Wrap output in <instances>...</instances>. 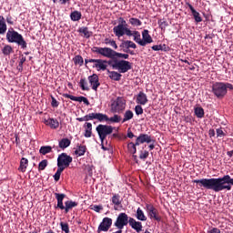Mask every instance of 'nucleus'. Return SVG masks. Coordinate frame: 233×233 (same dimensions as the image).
Here are the masks:
<instances>
[{
	"instance_id": "f257e3e1",
	"label": "nucleus",
	"mask_w": 233,
	"mask_h": 233,
	"mask_svg": "<svg viewBox=\"0 0 233 233\" xmlns=\"http://www.w3.org/2000/svg\"><path fill=\"white\" fill-rule=\"evenodd\" d=\"M198 187L207 188V190H213L214 192H221V190H232L233 178L226 175L218 178H201L193 180ZM232 185V186H230Z\"/></svg>"
},
{
	"instance_id": "f03ea898",
	"label": "nucleus",
	"mask_w": 233,
	"mask_h": 233,
	"mask_svg": "<svg viewBox=\"0 0 233 233\" xmlns=\"http://www.w3.org/2000/svg\"><path fill=\"white\" fill-rule=\"evenodd\" d=\"M92 52L98 56H102L103 57H107V59H117V57L128 59V54L118 53L110 47L94 46Z\"/></svg>"
},
{
	"instance_id": "7ed1b4c3",
	"label": "nucleus",
	"mask_w": 233,
	"mask_h": 233,
	"mask_svg": "<svg viewBox=\"0 0 233 233\" xmlns=\"http://www.w3.org/2000/svg\"><path fill=\"white\" fill-rule=\"evenodd\" d=\"M228 89L233 90L232 84L217 82L212 86L213 94L216 96V97H218L219 99L227 96V90Z\"/></svg>"
},
{
	"instance_id": "20e7f679",
	"label": "nucleus",
	"mask_w": 233,
	"mask_h": 233,
	"mask_svg": "<svg viewBox=\"0 0 233 233\" xmlns=\"http://www.w3.org/2000/svg\"><path fill=\"white\" fill-rule=\"evenodd\" d=\"M6 39L9 43H16V45H19V46H21L22 48H26V41H25L23 35H21L16 31H14V29L7 32Z\"/></svg>"
},
{
	"instance_id": "39448f33",
	"label": "nucleus",
	"mask_w": 233,
	"mask_h": 233,
	"mask_svg": "<svg viewBox=\"0 0 233 233\" xmlns=\"http://www.w3.org/2000/svg\"><path fill=\"white\" fill-rule=\"evenodd\" d=\"M96 132L100 137L101 143L106 139V136H110L114 132V127L112 126L98 125L96 127Z\"/></svg>"
},
{
	"instance_id": "423d86ee",
	"label": "nucleus",
	"mask_w": 233,
	"mask_h": 233,
	"mask_svg": "<svg viewBox=\"0 0 233 233\" xmlns=\"http://www.w3.org/2000/svg\"><path fill=\"white\" fill-rule=\"evenodd\" d=\"M127 108V100L123 97H117L112 104H111V111L114 113L121 114L123 110Z\"/></svg>"
},
{
	"instance_id": "0eeeda50",
	"label": "nucleus",
	"mask_w": 233,
	"mask_h": 233,
	"mask_svg": "<svg viewBox=\"0 0 233 233\" xmlns=\"http://www.w3.org/2000/svg\"><path fill=\"white\" fill-rule=\"evenodd\" d=\"M112 68H116V70H118L121 74H126L128 70H132V63L127 60L115 61L112 65Z\"/></svg>"
},
{
	"instance_id": "6e6552de",
	"label": "nucleus",
	"mask_w": 233,
	"mask_h": 233,
	"mask_svg": "<svg viewBox=\"0 0 233 233\" xmlns=\"http://www.w3.org/2000/svg\"><path fill=\"white\" fill-rule=\"evenodd\" d=\"M128 223L130 224V218H128V215L127 213H120L116 218L115 227H116L118 230H123Z\"/></svg>"
},
{
	"instance_id": "1a4fd4ad",
	"label": "nucleus",
	"mask_w": 233,
	"mask_h": 233,
	"mask_svg": "<svg viewBox=\"0 0 233 233\" xmlns=\"http://www.w3.org/2000/svg\"><path fill=\"white\" fill-rule=\"evenodd\" d=\"M72 157L68 156L66 153H62L58 156L57 158V167L60 168H68L70 167V163H72Z\"/></svg>"
},
{
	"instance_id": "9d476101",
	"label": "nucleus",
	"mask_w": 233,
	"mask_h": 233,
	"mask_svg": "<svg viewBox=\"0 0 233 233\" xmlns=\"http://www.w3.org/2000/svg\"><path fill=\"white\" fill-rule=\"evenodd\" d=\"M112 227V218H104L100 225L98 226L97 232H108L110 228Z\"/></svg>"
},
{
	"instance_id": "9b49d317",
	"label": "nucleus",
	"mask_w": 233,
	"mask_h": 233,
	"mask_svg": "<svg viewBox=\"0 0 233 233\" xmlns=\"http://www.w3.org/2000/svg\"><path fill=\"white\" fill-rule=\"evenodd\" d=\"M89 63H94V68H96L99 72V70H106V60L103 59H91L89 60Z\"/></svg>"
},
{
	"instance_id": "f8f14e48",
	"label": "nucleus",
	"mask_w": 233,
	"mask_h": 233,
	"mask_svg": "<svg viewBox=\"0 0 233 233\" xmlns=\"http://www.w3.org/2000/svg\"><path fill=\"white\" fill-rule=\"evenodd\" d=\"M120 48H122L123 52H128L129 48H137V46H136V43L130 41V40H123L120 44Z\"/></svg>"
},
{
	"instance_id": "ddd939ff",
	"label": "nucleus",
	"mask_w": 233,
	"mask_h": 233,
	"mask_svg": "<svg viewBox=\"0 0 233 233\" xmlns=\"http://www.w3.org/2000/svg\"><path fill=\"white\" fill-rule=\"evenodd\" d=\"M147 210L151 219H155L156 221H160L161 218H159V216H157L158 212L156 209V208H154V206L147 205Z\"/></svg>"
},
{
	"instance_id": "4468645a",
	"label": "nucleus",
	"mask_w": 233,
	"mask_h": 233,
	"mask_svg": "<svg viewBox=\"0 0 233 233\" xmlns=\"http://www.w3.org/2000/svg\"><path fill=\"white\" fill-rule=\"evenodd\" d=\"M143 143H152V137L147 134H140L138 137H137L136 145H141Z\"/></svg>"
},
{
	"instance_id": "2eb2a0df",
	"label": "nucleus",
	"mask_w": 233,
	"mask_h": 233,
	"mask_svg": "<svg viewBox=\"0 0 233 233\" xmlns=\"http://www.w3.org/2000/svg\"><path fill=\"white\" fill-rule=\"evenodd\" d=\"M88 79H89V83L92 86V89L97 90V88L99 87V85H101L99 83V76H97V75L94 74V75L90 76L88 77Z\"/></svg>"
},
{
	"instance_id": "dca6fc26",
	"label": "nucleus",
	"mask_w": 233,
	"mask_h": 233,
	"mask_svg": "<svg viewBox=\"0 0 233 233\" xmlns=\"http://www.w3.org/2000/svg\"><path fill=\"white\" fill-rule=\"evenodd\" d=\"M129 225L131 228L136 230V232L139 233L143 230V224L139 221H136V219L129 218Z\"/></svg>"
},
{
	"instance_id": "f3484780",
	"label": "nucleus",
	"mask_w": 233,
	"mask_h": 233,
	"mask_svg": "<svg viewBox=\"0 0 233 233\" xmlns=\"http://www.w3.org/2000/svg\"><path fill=\"white\" fill-rule=\"evenodd\" d=\"M56 198L57 199V205L56 208H60V210H65V205H63V199L66 198V195L60 194V193H55Z\"/></svg>"
},
{
	"instance_id": "a211bd4d",
	"label": "nucleus",
	"mask_w": 233,
	"mask_h": 233,
	"mask_svg": "<svg viewBox=\"0 0 233 233\" xmlns=\"http://www.w3.org/2000/svg\"><path fill=\"white\" fill-rule=\"evenodd\" d=\"M44 123L47 127H50V128H53V129L59 128V121H57V119H54V118L45 119Z\"/></svg>"
},
{
	"instance_id": "6ab92c4d",
	"label": "nucleus",
	"mask_w": 233,
	"mask_h": 233,
	"mask_svg": "<svg viewBox=\"0 0 233 233\" xmlns=\"http://www.w3.org/2000/svg\"><path fill=\"white\" fill-rule=\"evenodd\" d=\"M125 30H127V27L123 25H116L113 28V32L116 37H123Z\"/></svg>"
},
{
	"instance_id": "aec40b11",
	"label": "nucleus",
	"mask_w": 233,
	"mask_h": 233,
	"mask_svg": "<svg viewBox=\"0 0 233 233\" xmlns=\"http://www.w3.org/2000/svg\"><path fill=\"white\" fill-rule=\"evenodd\" d=\"M137 103L138 105H146L148 103V98L147 97V95L143 92H139L137 96Z\"/></svg>"
},
{
	"instance_id": "412c9836",
	"label": "nucleus",
	"mask_w": 233,
	"mask_h": 233,
	"mask_svg": "<svg viewBox=\"0 0 233 233\" xmlns=\"http://www.w3.org/2000/svg\"><path fill=\"white\" fill-rule=\"evenodd\" d=\"M142 37H143V40H142V43H144V46H147V45L152 43V36H150V35L148 34V30L145 29L143 32H142Z\"/></svg>"
},
{
	"instance_id": "4be33fe9",
	"label": "nucleus",
	"mask_w": 233,
	"mask_h": 233,
	"mask_svg": "<svg viewBox=\"0 0 233 233\" xmlns=\"http://www.w3.org/2000/svg\"><path fill=\"white\" fill-rule=\"evenodd\" d=\"M75 207H77V202L72 201V200H67L65 202V212L66 214H68L72 208H75Z\"/></svg>"
},
{
	"instance_id": "5701e85b",
	"label": "nucleus",
	"mask_w": 233,
	"mask_h": 233,
	"mask_svg": "<svg viewBox=\"0 0 233 233\" xmlns=\"http://www.w3.org/2000/svg\"><path fill=\"white\" fill-rule=\"evenodd\" d=\"M28 167V159L22 157L20 160V166L18 167L19 172H26V168Z\"/></svg>"
},
{
	"instance_id": "b1692460",
	"label": "nucleus",
	"mask_w": 233,
	"mask_h": 233,
	"mask_svg": "<svg viewBox=\"0 0 233 233\" xmlns=\"http://www.w3.org/2000/svg\"><path fill=\"white\" fill-rule=\"evenodd\" d=\"M134 41L140 45V46H145V42L141 39V35L137 31L133 32Z\"/></svg>"
},
{
	"instance_id": "393cba45",
	"label": "nucleus",
	"mask_w": 233,
	"mask_h": 233,
	"mask_svg": "<svg viewBox=\"0 0 233 233\" xmlns=\"http://www.w3.org/2000/svg\"><path fill=\"white\" fill-rule=\"evenodd\" d=\"M136 218L138 221H147V216H145V213L140 208L137 210Z\"/></svg>"
},
{
	"instance_id": "a878e982",
	"label": "nucleus",
	"mask_w": 233,
	"mask_h": 233,
	"mask_svg": "<svg viewBox=\"0 0 233 233\" xmlns=\"http://www.w3.org/2000/svg\"><path fill=\"white\" fill-rule=\"evenodd\" d=\"M112 203L115 205L114 208L115 210H117V207L121 205V197L119 195H115L112 198Z\"/></svg>"
},
{
	"instance_id": "bb28decb",
	"label": "nucleus",
	"mask_w": 233,
	"mask_h": 233,
	"mask_svg": "<svg viewBox=\"0 0 233 233\" xmlns=\"http://www.w3.org/2000/svg\"><path fill=\"white\" fill-rule=\"evenodd\" d=\"M6 32V22L3 15H0V34H5Z\"/></svg>"
},
{
	"instance_id": "cd10ccee",
	"label": "nucleus",
	"mask_w": 233,
	"mask_h": 233,
	"mask_svg": "<svg viewBox=\"0 0 233 233\" xmlns=\"http://www.w3.org/2000/svg\"><path fill=\"white\" fill-rule=\"evenodd\" d=\"M95 119H97L100 123L103 121H108V116L103 113H95Z\"/></svg>"
},
{
	"instance_id": "c85d7f7f",
	"label": "nucleus",
	"mask_w": 233,
	"mask_h": 233,
	"mask_svg": "<svg viewBox=\"0 0 233 233\" xmlns=\"http://www.w3.org/2000/svg\"><path fill=\"white\" fill-rule=\"evenodd\" d=\"M70 139L68 138H63L59 141V147L60 148H68V147H70Z\"/></svg>"
},
{
	"instance_id": "c756f323",
	"label": "nucleus",
	"mask_w": 233,
	"mask_h": 233,
	"mask_svg": "<svg viewBox=\"0 0 233 233\" xmlns=\"http://www.w3.org/2000/svg\"><path fill=\"white\" fill-rule=\"evenodd\" d=\"M132 117H134V113L131 110H127L124 114L122 123H127V121H130Z\"/></svg>"
},
{
	"instance_id": "7c9ffc66",
	"label": "nucleus",
	"mask_w": 233,
	"mask_h": 233,
	"mask_svg": "<svg viewBox=\"0 0 233 233\" xmlns=\"http://www.w3.org/2000/svg\"><path fill=\"white\" fill-rule=\"evenodd\" d=\"M104 43L105 45H109V46H112L114 50H117V44L114 39L105 38Z\"/></svg>"
},
{
	"instance_id": "2f4dec72",
	"label": "nucleus",
	"mask_w": 233,
	"mask_h": 233,
	"mask_svg": "<svg viewBox=\"0 0 233 233\" xmlns=\"http://www.w3.org/2000/svg\"><path fill=\"white\" fill-rule=\"evenodd\" d=\"M39 152L43 156H46V154H50V152H52V147H50V146H43V147H40Z\"/></svg>"
},
{
	"instance_id": "473e14b6",
	"label": "nucleus",
	"mask_w": 233,
	"mask_h": 233,
	"mask_svg": "<svg viewBox=\"0 0 233 233\" xmlns=\"http://www.w3.org/2000/svg\"><path fill=\"white\" fill-rule=\"evenodd\" d=\"M109 77H110V79H113V81H119L121 79V74H119L116 71H111Z\"/></svg>"
},
{
	"instance_id": "72a5a7b5",
	"label": "nucleus",
	"mask_w": 233,
	"mask_h": 233,
	"mask_svg": "<svg viewBox=\"0 0 233 233\" xmlns=\"http://www.w3.org/2000/svg\"><path fill=\"white\" fill-rule=\"evenodd\" d=\"M85 152H86V146H80L76 148L75 154H76V156H85Z\"/></svg>"
},
{
	"instance_id": "f704fd0d",
	"label": "nucleus",
	"mask_w": 233,
	"mask_h": 233,
	"mask_svg": "<svg viewBox=\"0 0 233 233\" xmlns=\"http://www.w3.org/2000/svg\"><path fill=\"white\" fill-rule=\"evenodd\" d=\"M70 17L72 21H79V19H81V12L74 11L71 13Z\"/></svg>"
},
{
	"instance_id": "c9c22d12",
	"label": "nucleus",
	"mask_w": 233,
	"mask_h": 233,
	"mask_svg": "<svg viewBox=\"0 0 233 233\" xmlns=\"http://www.w3.org/2000/svg\"><path fill=\"white\" fill-rule=\"evenodd\" d=\"M136 147H139V145H136V143L134 144L133 142L127 144V149L130 152V154H136L137 150Z\"/></svg>"
},
{
	"instance_id": "e433bc0d",
	"label": "nucleus",
	"mask_w": 233,
	"mask_h": 233,
	"mask_svg": "<svg viewBox=\"0 0 233 233\" xmlns=\"http://www.w3.org/2000/svg\"><path fill=\"white\" fill-rule=\"evenodd\" d=\"M80 34H84L85 37L88 38L92 35V33L88 31V27H82L78 30Z\"/></svg>"
},
{
	"instance_id": "4c0bfd02",
	"label": "nucleus",
	"mask_w": 233,
	"mask_h": 233,
	"mask_svg": "<svg viewBox=\"0 0 233 233\" xmlns=\"http://www.w3.org/2000/svg\"><path fill=\"white\" fill-rule=\"evenodd\" d=\"M64 167H58L56 174L54 175L55 181H59L61 179V174L63 173Z\"/></svg>"
},
{
	"instance_id": "58836bf2",
	"label": "nucleus",
	"mask_w": 233,
	"mask_h": 233,
	"mask_svg": "<svg viewBox=\"0 0 233 233\" xmlns=\"http://www.w3.org/2000/svg\"><path fill=\"white\" fill-rule=\"evenodd\" d=\"M158 25L161 30H167V27L168 26V22L166 19H160L158 21Z\"/></svg>"
},
{
	"instance_id": "ea45409f",
	"label": "nucleus",
	"mask_w": 233,
	"mask_h": 233,
	"mask_svg": "<svg viewBox=\"0 0 233 233\" xmlns=\"http://www.w3.org/2000/svg\"><path fill=\"white\" fill-rule=\"evenodd\" d=\"M195 115L197 116V117H203V116H205V110H203L202 107H197L195 108Z\"/></svg>"
},
{
	"instance_id": "a19ab883",
	"label": "nucleus",
	"mask_w": 233,
	"mask_h": 233,
	"mask_svg": "<svg viewBox=\"0 0 233 233\" xmlns=\"http://www.w3.org/2000/svg\"><path fill=\"white\" fill-rule=\"evenodd\" d=\"M108 121H110V123H120L121 116L114 115V116L108 117Z\"/></svg>"
},
{
	"instance_id": "79ce46f5",
	"label": "nucleus",
	"mask_w": 233,
	"mask_h": 233,
	"mask_svg": "<svg viewBox=\"0 0 233 233\" xmlns=\"http://www.w3.org/2000/svg\"><path fill=\"white\" fill-rule=\"evenodd\" d=\"M129 23L133 25V26H141L142 23L141 20L137 19V18H130L129 19Z\"/></svg>"
},
{
	"instance_id": "37998d69",
	"label": "nucleus",
	"mask_w": 233,
	"mask_h": 233,
	"mask_svg": "<svg viewBox=\"0 0 233 233\" xmlns=\"http://www.w3.org/2000/svg\"><path fill=\"white\" fill-rule=\"evenodd\" d=\"M2 52L4 54V56H10V54H12L13 49L12 46H5L3 49Z\"/></svg>"
},
{
	"instance_id": "c03bdc74",
	"label": "nucleus",
	"mask_w": 233,
	"mask_h": 233,
	"mask_svg": "<svg viewBox=\"0 0 233 233\" xmlns=\"http://www.w3.org/2000/svg\"><path fill=\"white\" fill-rule=\"evenodd\" d=\"M48 166V160L44 159L42 160L38 165V170H45L46 167Z\"/></svg>"
},
{
	"instance_id": "a18cd8bd",
	"label": "nucleus",
	"mask_w": 233,
	"mask_h": 233,
	"mask_svg": "<svg viewBox=\"0 0 233 233\" xmlns=\"http://www.w3.org/2000/svg\"><path fill=\"white\" fill-rule=\"evenodd\" d=\"M163 46H166L156 45V46H153L151 48L152 50H155V52H158L159 50H164V52H167V47L163 48Z\"/></svg>"
},
{
	"instance_id": "49530a36",
	"label": "nucleus",
	"mask_w": 233,
	"mask_h": 233,
	"mask_svg": "<svg viewBox=\"0 0 233 233\" xmlns=\"http://www.w3.org/2000/svg\"><path fill=\"white\" fill-rule=\"evenodd\" d=\"M60 227L62 228V230L66 233H69L70 232V228H68V224L65 223V222H61L60 223Z\"/></svg>"
},
{
	"instance_id": "de8ad7c7",
	"label": "nucleus",
	"mask_w": 233,
	"mask_h": 233,
	"mask_svg": "<svg viewBox=\"0 0 233 233\" xmlns=\"http://www.w3.org/2000/svg\"><path fill=\"white\" fill-rule=\"evenodd\" d=\"M75 64L79 65L80 66H83V56H76L75 57Z\"/></svg>"
},
{
	"instance_id": "09e8293b",
	"label": "nucleus",
	"mask_w": 233,
	"mask_h": 233,
	"mask_svg": "<svg viewBox=\"0 0 233 233\" xmlns=\"http://www.w3.org/2000/svg\"><path fill=\"white\" fill-rule=\"evenodd\" d=\"M193 17L197 23H201V21H203V19L200 17L199 13H198V11L193 13Z\"/></svg>"
},
{
	"instance_id": "8fccbe9b",
	"label": "nucleus",
	"mask_w": 233,
	"mask_h": 233,
	"mask_svg": "<svg viewBox=\"0 0 233 233\" xmlns=\"http://www.w3.org/2000/svg\"><path fill=\"white\" fill-rule=\"evenodd\" d=\"M135 112L137 116H141V114H143V107L141 106H136Z\"/></svg>"
},
{
	"instance_id": "3c124183",
	"label": "nucleus",
	"mask_w": 233,
	"mask_h": 233,
	"mask_svg": "<svg viewBox=\"0 0 233 233\" xmlns=\"http://www.w3.org/2000/svg\"><path fill=\"white\" fill-rule=\"evenodd\" d=\"M91 210H94L95 212H101V210H103V206H92Z\"/></svg>"
},
{
	"instance_id": "603ef678",
	"label": "nucleus",
	"mask_w": 233,
	"mask_h": 233,
	"mask_svg": "<svg viewBox=\"0 0 233 233\" xmlns=\"http://www.w3.org/2000/svg\"><path fill=\"white\" fill-rule=\"evenodd\" d=\"M25 61H26V57L22 56L20 59V62L18 64V70H20V71L23 70V65H24Z\"/></svg>"
},
{
	"instance_id": "864d4df0",
	"label": "nucleus",
	"mask_w": 233,
	"mask_h": 233,
	"mask_svg": "<svg viewBox=\"0 0 233 233\" xmlns=\"http://www.w3.org/2000/svg\"><path fill=\"white\" fill-rule=\"evenodd\" d=\"M85 85H86V81L85 79H81L80 86H81L82 90H89V88L87 86H86Z\"/></svg>"
},
{
	"instance_id": "5fc2aeb1",
	"label": "nucleus",
	"mask_w": 233,
	"mask_h": 233,
	"mask_svg": "<svg viewBox=\"0 0 233 233\" xmlns=\"http://www.w3.org/2000/svg\"><path fill=\"white\" fill-rule=\"evenodd\" d=\"M118 23H119L118 26H126V27L127 26V21L123 17L118 18Z\"/></svg>"
},
{
	"instance_id": "6e6d98bb",
	"label": "nucleus",
	"mask_w": 233,
	"mask_h": 233,
	"mask_svg": "<svg viewBox=\"0 0 233 233\" xmlns=\"http://www.w3.org/2000/svg\"><path fill=\"white\" fill-rule=\"evenodd\" d=\"M86 121H92L95 119V113H90L89 115L85 116Z\"/></svg>"
},
{
	"instance_id": "4d7b16f0",
	"label": "nucleus",
	"mask_w": 233,
	"mask_h": 233,
	"mask_svg": "<svg viewBox=\"0 0 233 233\" xmlns=\"http://www.w3.org/2000/svg\"><path fill=\"white\" fill-rule=\"evenodd\" d=\"M147 157H148V151H144L140 153L139 155L140 159H147Z\"/></svg>"
},
{
	"instance_id": "13d9d810",
	"label": "nucleus",
	"mask_w": 233,
	"mask_h": 233,
	"mask_svg": "<svg viewBox=\"0 0 233 233\" xmlns=\"http://www.w3.org/2000/svg\"><path fill=\"white\" fill-rule=\"evenodd\" d=\"M64 97H66L67 99H71V101H76L77 96H74L72 95L64 94Z\"/></svg>"
},
{
	"instance_id": "bf43d9fd",
	"label": "nucleus",
	"mask_w": 233,
	"mask_h": 233,
	"mask_svg": "<svg viewBox=\"0 0 233 233\" xmlns=\"http://www.w3.org/2000/svg\"><path fill=\"white\" fill-rule=\"evenodd\" d=\"M217 136L218 137H224L225 132H223V129L221 128L217 129Z\"/></svg>"
},
{
	"instance_id": "052dcab7",
	"label": "nucleus",
	"mask_w": 233,
	"mask_h": 233,
	"mask_svg": "<svg viewBox=\"0 0 233 233\" xmlns=\"http://www.w3.org/2000/svg\"><path fill=\"white\" fill-rule=\"evenodd\" d=\"M84 136H85V137H92V130L86 129Z\"/></svg>"
},
{
	"instance_id": "680f3d73",
	"label": "nucleus",
	"mask_w": 233,
	"mask_h": 233,
	"mask_svg": "<svg viewBox=\"0 0 233 233\" xmlns=\"http://www.w3.org/2000/svg\"><path fill=\"white\" fill-rule=\"evenodd\" d=\"M51 105H52V106H54V107L59 106V104L57 103V100H56L54 97H52Z\"/></svg>"
},
{
	"instance_id": "e2e57ef3",
	"label": "nucleus",
	"mask_w": 233,
	"mask_h": 233,
	"mask_svg": "<svg viewBox=\"0 0 233 233\" xmlns=\"http://www.w3.org/2000/svg\"><path fill=\"white\" fill-rule=\"evenodd\" d=\"M125 34L126 35H128V36L134 35V33H132V31L127 27H126Z\"/></svg>"
},
{
	"instance_id": "0e129e2a",
	"label": "nucleus",
	"mask_w": 233,
	"mask_h": 233,
	"mask_svg": "<svg viewBox=\"0 0 233 233\" xmlns=\"http://www.w3.org/2000/svg\"><path fill=\"white\" fill-rule=\"evenodd\" d=\"M208 233H221V231L219 230V228H214L210 231H208Z\"/></svg>"
},
{
	"instance_id": "69168bd1",
	"label": "nucleus",
	"mask_w": 233,
	"mask_h": 233,
	"mask_svg": "<svg viewBox=\"0 0 233 233\" xmlns=\"http://www.w3.org/2000/svg\"><path fill=\"white\" fill-rule=\"evenodd\" d=\"M214 136H216V131H214V129H209V137H214Z\"/></svg>"
},
{
	"instance_id": "338daca9",
	"label": "nucleus",
	"mask_w": 233,
	"mask_h": 233,
	"mask_svg": "<svg viewBox=\"0 0 233 233\" xmlns=\"http://www.w3.org/2000/svg\"><path fill=\"white\" fill-rule=\"evenodd\" d=\"M86 130H92V123H86Z\"/></svg>"
},
{
	"instance_id": "774afa93",
	"label": "nucleus",
	"mask_w": 233,
	"mask_h": 233,
	"mask_svg": "<svg viewBox=\"0 0 233 233\" xmlns=\"http://www.w3.org/2000/svg\"><path fill=\"white\" fill-rule=\"evenodd\" d=\"M227 156H228V157H232V156H233V150L228 151V152H227Z\"/></svg>"
}]
</instances>
